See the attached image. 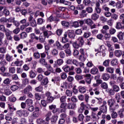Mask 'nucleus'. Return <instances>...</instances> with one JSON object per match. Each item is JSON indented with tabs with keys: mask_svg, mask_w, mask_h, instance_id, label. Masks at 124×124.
<instances>
[{
	"mask_svg": "<svg viewBox=\"0 0 124 124\" xmlns=\"http://www.w3.org/2000/svg\"><path fill=\"white\" fill-rule=\"evenodd\" d=\"M84 42V37L79 36L77 39V41L72 43L73 47L75 49H79V48L83 47Z\"/></svg>",
	"mask_w": 124,
	"mask_h": 124,
	"instance_id": "nucleus-1",
	"label": "nucleus"
},
{
	"mask_svg": "<svg viewBox=\"0 0 124 124\" xmlns=\"http://www.w3.org/2000/svg\"><path fill=\"white\" fill-rule=\"evenodd\" d=\"M40 30L41 31H43L44 36V37H46V38H49V37L50 36V35H52V34H53V32H52V31H48L47 30L45 29V26L41 27L40 28Z\"/></svg>",
	"mask_w": 124,
	"mask_h": 124,
	"instance_id": "nucleus-2",
	"label": "nucleus"
},
{
	"mask_svg": "<svg viewBox=\"0 0 124 124\" xmlns=\"http://www.w3.org/2000/svg\"><path fill=\"white\" fill-rule=\"evenodd\" d=\"M51 93L49 92H47L46 93V95L47 96V100L48 102H53V101L55 98H59L60 97V94H58L57 96L54 95V97L51 96Z\"/></svg>",
	"mask_w": 124,
	"mask_h": 124,
	"instance_id": "nucleus-3",
	"label": "nucleus"
},
{
	"mask_svg": "<svg viewBox=\"0 0 124 124\" xmlns=\"http://www.w3.org/2000/svg\"><path fill=\"white\" fill-rule=\"evenodd\" d=\"M30 39L29 40V43H32L33 42V40L35 39L36 40H38L39 39V37L35 35V33H32L29 35Z\"/></svg>",
	"mask_w": 124,
	"mask_h": 124,
	"instance_id": "nucleus-4",
	"label": "nucleus"
},
{
	"mask_svg": "<svg viewBox=\"0 0 124 124\" xmlns=\"http://www.w3.org/2000/svg\"><path fill=\"white\" fill-rule=\"evenodd\" d=\"M62 63H63V60H62V59H59L56 61L54 62L53 67L56 68V67H58V66H61Z\"/></svg>",
	"mask_w": 124,
	"mask_h": 124,
	"instance_id": "nucleus-5",
	"label": "nucleus"
},
{
	"mask_svg": "<svg viewBox=\"0 0 124 124\" xmlns=\"http://www.w3.org/2000/svg\"><path fill=\"white\" fill-rule=\"evenodd\" d=\"M5 35L7 39L8 40L12 41L13 37L11 36V33H12V31H10L9 30H7L5 31Z\"/></svg>",
	"mask_w": 124,
	"mask_h": 124,
	"instance_id": "nucleus-6",
	"label": "nucleus"
},
{
	"mask_svg": "<svg viewBox=\"0 0 124 124\" xmlns=\"http://www.w3.org/2000/svg\"><path fill=\"white\" fill-rule=\"evenodd\" d=\"M91 76H92V75L91 74H86L84 76L85 77H86V82L87 84H91L92 83V78H91Z\"/></svg>",
	"mask_w": 124,
	"mask_h": 124,
	"instance_id": "nucleus-7",
	"label": "nucleus"
},
{
	"mask_svg": "<svg viewBox=\"0 0 124 124\" xmlns=\"http://www.w3.org/2000/svg\"><path fill=\"white\" fill-rule=\"evenodd\" d=\"M119 104H116L115 105H112V106H109V111L110 112H114L115 110L119 109Z\"/></svg>",
	"mask_w": 124,
	"mask_h": 124,
	"instance_id": "nucleus-8",
	"label": "nucleus"
},
{
	"mask_svg": "<svg viewBox=\"0 0 124 124\" xmlns=\"http://www.w3.org/2000/svg\"><path fill=\"white\" fill-rule=\"evenodd\" d=\"M31 91H32V87L31 85H28L24 89L23 93L25 94H27V93H29L31 92Z\"/></svg>",
	"mask_w": 124,
	"mask_h": 124,
	"instance_id": "nucleus-9",
	"label": "nucleus"
},
{
	"mask_svg": "<svg viewBox=\"0 0 124 124\" xmlns=\"http://www.w3.org/2000/svg\"><path fill=\"white\" fill-rule=\"evenodd\" d=\"M23 48H24L23 44H20L16 47V49L17 50V52L19 54H23V51H22Z\"/></svg>",
	"mask_w": 124,
	"mask_h": 124,
	"instance_id": "nucleus-10",
	"label": "nucleus"
},
{
	"mask_svg": "<svg viewBox=\"0 0 124 124\" xmlns=\"http://www.w3.org/2000/svg\"><path fill=\"white\" fill-rule=\"evenodd\" d=\"M61 42H62V43H66L68 42V39H67V32H66L63 34V37L62 38Z\"/></svg>",
	"mask_w": 124,
	"mask_h": 124,
	"instance_id": "nucleus-11",
	"label": "nucleus"
},
{
	"mask_svg": "<svg viewBox=\"0 0 124 124\" xmlns=\"http://www.w3.org/2000/svg\"><path fill=\"white\" fill-rule=\"evenodd\" d=\"M110 78V75L107 73H103L102 76V79L104 81H108Z\"/></svg>",
	"mask_w": 124,
	"mask_h": 124,
	"instance_id": "nucleus-12",
	"label": "nucleus"
},
{
	"mask_svg": "<svg viewBox=\"0 0 124 124\" xmlns=\"http://www.w3.org/2000/svg\"><path fill=\"white\" fill-rule=\"evenodd\" d=\"M5 60L7 62H12V61H13V56L7 53L5 55Z\"/></svg>",
	"mask_w": 124,
	"mask_h": 124,
	"instance_id": "nucleus-13",
	"label": "nucleus"
},
{
	"mask_svg": "<svg viewBox=\"0 0 124 124\" xmlns=\"http://www.w3.org/2000/svg\"><path fill=\"white\" fill-rule=\"evenodd\" d=\"M67 108L68 109H75L76 108V104L75 103H69L67 105Z\"/></svg>",
	"mask_w": 124,
	"mask_h": 124,
	"instance_id": "nucleus-14",
	"label": "nucleus"
},
{
	"mask_svg": "<svg viewBox=\"0 0 124 124\" xmlns=\"http://www.w3.org/2000/svg\"><path fill=\"white\" fill-rule=\"evenodd\" d=\"M90 73L93 75L98 73V69L96 67H93L90 71Z\"/></svg>",
	"mask_w": 124,
	"mask_h": 124,
	"instance_id": "nucleus-15",
	"label": "nucleus"
},
{
	"mask_svg": "<svg viewBox=\"0 0 124 124\" xmlns=\"http://www.w3.org/2000/svg\"><path fill=\"white\" fill-rule=\"evenodd\" d=\"M31 117L32 119H36V118H38V117H39V112L34 111L32 112Z\"/></svg>",
	"mask_w": 124,
	"mask_h": 124,
	"instance_id": "nucleus-16",
	"label": "nucleus"
},
{
	"mask_svg": "<svg viewBox=\"0 0 124 124\" xmlns=\"http://www.w3.org/2000/svg\"><path fill=\"white\" fill-rule=\"evenodd\" d=\"M59 117L57 115H53L50 118V121L51 123H56L58 121Z\"/></svg>",
	"mask_w": 124,
	"mask_h": 124,
	"instance_id": "nucleus-17",
	"label": "nucleus"
},
{
	"mask_svg": "<svg viewBox=\"0 0 124 124\" xmlns=\"http://www.w3.org/2000/svg\"><path fill=\"white\" fill-rule=\"evenodd\" d=\"M51 53L52 56L56 57V56H57V55L59 54V51L58 49L54 48L51 51Z\"/></svg>",
	"mask_w": 124,
	"mask_h": 124,
	"instance_id": "nucleus-18",
	"label": "nucleus"
},
{
	"mask_svg": "<svg viewBox=\"0 0 124 124\" xmlns=\"http://www.w3.org/2000/svg\"><path fill=\"white\" fill-rule=\"evenodd\" d=\"M91 117H92V120H93L94 122H96V121H97V120H98L97 115L94 112H92Z\"/></svg>",
	"mask_w": 124,
	"mask_h": 124,
	"instance_id": "nucleus-19",
	"label": "nucleus"
},
{
	"mask_svg": "<svg viewBox=\"0 0 124 124\" xmlns=\"http://www.w3.org/2000/svg\"><path fill=\"white\" fill-rule=\"evenodd\" d=\"M100 110L103 113H106V112H107V107L105 105H103L100 107Z\"/></svg>",
	"mask_w": 124,
	"mask_h": 124,
	"instance_id": "nucleus-20",
	"label": "nucleus"
},
{
	"mask_svg": "<svg viewBox=\"0 0 124 124\" xmlns=\"http://www.w3.org/2000/svg\"><path fill=\"white\" fill-rule=\"evenodd\" d=\"M39 62L41 64H42V65H46L47 64V62H46V60L44 58H41L39 60Z\"/></svg>",
	"mask_w": 124,
	"mask_h": 124,
	"instance_id": "nucleus-21",
	"label": "nucleus"
},
{
	"mask_svg": "<svg viewBox=\"0 0 124 124\" xmlns=\"http://www.w3.org/2000/svg\"><path fill=\"white\" fill-rule=\"evenodd\" d=\"M106 70L108 73H110V74H113V73H114V68L113 67H108L106 68Z\"/></svg>",
	"mask_w": 124,
	"mask_h": 124,
	"instance_id": "nucleus-22",
	"label": "nucleus"
},
{
	"mask_svg": "<svg viewBox=\"0 0 124 124\" xmlns=\"http://www.w3.org/2000/svg\"><path fill=\"white\" fill-rule=\"evenodd\" d=\"M98 18H99V15H97V14L94 13L92 15V19L93 21H96Z\"/></svg>",
	"mask_w": 124,
	"mask_h": 124,
	"instance_id": "nucleus-23",
	"label": "nucleus"
},
{
	"mask_svg": "<svg viewBox=\"0 0 124 124\" xmlns=\"http://www.w3.org/2000/svg\"><path fill=\"white\" fill-rule=\"evenodd\" d=\"M32 103H33V101L31 99H28L26 100V104H27L28 106H31Z\"/></svg>",
	"mask_w": 124,
	"mask_h": 124,
	"instance_id": "nucleus-24",
	"label": "nucleus"
},
{
	"mask_svg": "<svg viewBox=\"0 0 124 124\" xmlns=\"http://www.w3.org/2000/svg\"><path fill=\"white\" fill-rule=\"evenodd\" d=\"M27 36L28 34H27L26 32H22L20 34V38H21V39H25V38H27Z\"/></svg>",
	"mask_w": 124,
	"mask_h": 124,
	"instance_id": "nucleus-25",
	"label": "nucleus"
},
{
	"mask_svg": "<svg viewBox=\"0 0 124 124\" xmlns=\"http://www.w3.org/2000/svg\"><path fill=\"white\" fill-rule=\"evenodd\" d=\"M124 33L122 31H120L118 32V34L117 35V37L119 39V40H123L124 39Z\"/></svg>",
	"mask_w": 124,
	"mask_h": 124,
	"instance_id": "nucleus-26",
	"label": "nucleus"
},
{
	"mask_svg": "<svg viewBox=\"0 0 124 124\" xmlns=\"http://www.w3.org/2000/svg\"><path fill=\"white\" fill-rule=\"evenodd\" d=\"M30 77L31 78V79H33L36 76V74L33 72V71L31 70L29 72Z\"/></svg>",
	"mask_w": 124,
	"mask_h": 124,
	"instance_id": "nucleus-27",
	"label": "nucleus"
},
{
	"mask_svg": "<svg viewBox=\"0 0 124 124\" xmlns=\"http://www.w3.org/2000/svg\"><path fill=\"white\" fill-rule=\"evenodd\" d=\"M2 14H3V15H4L5 16V17H7V16H9V15L10 14V12L7 9H4L3 10Z\"/></svg>",
	"mask_w": 124,
	"mask_h": 124,
	"instance_id": "nucleus-28",
	"label": "nucleus"
},
{
	"mask_svg": "<svg viewBox=\"0 0 124 124\" xmlns=\"http://www.w3.org/2000/svg\"><path fill=\"white\" fill-rule=\"evenodd\" d=\"M56 46L58 50H62V46L59 42V41H56Z\"/></svg>",
	"mask_w": 124,
	"mask_h": 124,
	"instance_id": "nucleus-29",
	"label": "nucleus"
},
{
	"mask_svg": "<svg viewBox=\"0 0 124 124\" xmlns=\"http://www.w3.org/2000/svg\"><path fill=\"white\" fill-rule=\"evenodd\" d=\"M84 21L86 24H87V25H89V26H92L93 25V20H92L91 18L85 19Z\"/></svg>",
	"mask_w": 124,
	"mask_h": 124,
	"instance_id": "nucleus-30",
	"label": "nucleus"
},
{
	"mask_svg": "<svg viewBox=\"0 0 124 124\" xmlns=\"http://www.w3.org/2000/svg\"><path fill=\"white\" fill-rule=\"evenodd\" d=\"M49 83V80H48V78H46L43 79V80L42 81L41 84L42 85H43L44 86H45L46 85H47Z\"/></svg>",
	"mask_w": 124,
	"mask_h": 124,
	"instance_id": "nucleus-31",
	"label": "nucleus"
},
{
	"mask_svg": "<svg viewBox=\"0 0 124 124\" xmlns=\"http://www.w3.org/2000/svg\"><path fill=\"white\" fill-rule=\"evenodd\" d=\"M114 54L116 57H121V55H123L122 51L120 50H115L114 52Z\"/></svg>",
	"mask_w": 124,
	"mask_h": 124,
	"instance_id": "nucleus-32",
	"label": "nucleus"
},
{
	"mask_svg": "<svg viewBox=\"0 0 124 124\" xmlns=\"http://www.w3.org/2000/svg\"><path fill=\"white\" fill-rule=\"evenodd\" d=\"M45 38H46V37H44V36H42V33H41L39 38L40 42L41 43L44 42V41H45Z\"/></svg>",
	"mask_w": 124,
	"mask_h": 124,
	"instance_id": "nucleus-33",
	"label": "nucleus"
},
{
	"mask_svg": "<svg viewBox=\"0 0 124 124\" xmlns=\"http://www.w3.org/2000/svg\"><path fill=\"white\" fill-rule=\"evenodd\" d=\"M112 90L116 92V93H118V92H119L120 91V87H119V86L118 85H113L112 86Z\"/></svg>",
	"mask_w": 124,
	"mask_h": 124,
	"instance_id": "nucleus-34",
	"label": "nucleus"
},
{
	"mask_svg": "<svg viewBox=\"0 0 124 124\" xmlns=\"http://www.w3.org/2000/svg\"><path fill=\"white\" fill-rule=\"evenodd\" d=\"M30 25L31 27H32L33 28H35L37 26L35 19H33L31 21Z\"/></svg>",
	"mask_w": 124,
	"mask_h": 124,
	"instance_id": "nucleus-35",
	"label": "nucleus"
},
{
	"mask_svg": "<svg viewBox=\"0 0 124 124\" xmlns=\"http://www.w3.org/2000/svg\"><path fill=\"white\" fill-rule=\"evenodd\" d=\"M108 103L109 107L111 106L112 105H114V104H115V100H114V99H109Z\"/></svg>",
	"mask_w": 124,
	"mask_h": 124,
	"instance_id": "nucleus-36",
	"label": "nucleus"
},
{
	"mask_svg": "<svg viewBox=\"0 0 124 124\" xmlns=\"http://www.w3.org/2000/svg\"><path fill=\"white\" fill-rule=\"evenodd\" d=\"M14 63L15 65H16V66H22V65H23V62L22 61H16Z\"/></svg>",
	"mask_w": 124,
	"mask_h": 124,
	"instance_id": "nucleus-37",
	"label": "nucleus"
},
{
	"mask_svg": "<svg viewBox=\"0 0 124 124\" xmlns=\"http://www.w3.org/2000/svg\"><path fill=\"white\" fill-rule=\"evenodd\" d=\"M18 89H19V87L16 85H13L11 86V90L13 92H15V91H17Z\"/></svg>",
	"mask_w": 124,
	"mask_h": 124,
	"instance_id": "nucleus-38",
	"label": "nucleus"
},
{
	"mask_svg": "<svg viewBox=\"0 0 124 124\" xmlns=\"http://www.w3.org/2000/svg\"><path fill=\"white\" fill-rule=\"evenodd\" d=\"M101 88L104 90H106V89H108V84H107L106 82H103L101 84Z\"/></svg>",
	"mask_w": 124,
	"mask_h": 124,
	"instance_id": "nucleus-39",
	"label": "nucleus"
},
{
	"mask_svg": "<svg viewBox=\"0 0 124 124\" xmlns=\"http://www.w3.org/2000/svg\"><path fill=\"white\" fill-rule=\"evenodd\" d=\"M33 57L35 59L38 60V59H40V54L38 52H34L33 53Z\"/></svg>",
	"mask_w": 124,
	"mask_h": 124,
	"instance_id": "nucleus-40",
	"label": "nucleus"
},
{
	"mask_svg": "<svg viewBox=\"0 0 124 124\" xmlns=\"http://www.w3.org/2000/svg\"><path fill=\"white\" fill-rule=\"evenodd\" d=\"M47 21H48V22H53V21H59V20L57 19L56 17H54L53 16H51L48 18Z\"/></svg>",
	"mask_w": 124,
	"mask_h": 124,
	"instance_id": "nucleus-41",
	"label": "nucleus"
},
{
	"mask_svg": "<svg viewBox=\"0 0 124 124\" xmlns=\"http://www.w3.org/2000/svg\"><path fill=\"white\" fill-rule=\"evenodd\" d=\"M4 94L6 95H10L12 93V92L10 90V89H6L4 91Z\"/></svg>",
	"mask_w": 124,
	"mask_h": 124,
	"instance_id": "nucleus-42",
	"label": "nucleus"
},
{
	"mask_svg": "<svg viewBox=\"0 0 124 124\" xmlns=\"http://www.w3.org/2000/svg\"><path fill=\"white\" fill-rule=\"evenodd\" d=\"M95 56H102L103 57H105L106 56V53L103 52V51H98V53L95 54Z\"/></svg>",
	"mask_w": 124,
	"mask_h": 124,
	"instance_id": "nucleus-43",
	"label": "nucleus"
},
{
	"mask_svg": "<svg viewBox=\"0 0 124 124\" xmlns=\"http://www.w3.org/2000/svg\"><path fill=\"white\" fill-rule=\"evenodd\" d=\"M62 69L65 72H69L70 71V67L69 66H64L62 67Z\"/></svg>",
	"mask_w": 124,
	"mask_h": 124,
	"instance_id": "nucleus-44",
	"label": "nucleus"
},
{
	"mask_svg": "<svg viewBox=\"0 0 124 124\" xmlns=\"http://www.w3.org/2000/svg\"><path fill=\"white\" fill-rule=\"evenodd\" d=\"M35 99L36 100H40L41 99V96L39 93H35L34 94Z\"/></svg>",
	"mask_w": 124,
	"mask_h": 124,
	"instance_id": "nucleus-45",
	"label": "nucleus"
},
{
	"mask_svg": "<svg viewBox=\"0 0 124 124\" xmlns=\"http://www.w3.org/2000/svg\"><path fill=\"white\" fill-rule=\"evenodd\" d=\"M62 25L63 26V27H66V28H68V27H69V22L63 21L62 22Z\"/></svg>",
	"mask_w": 124,
	"mask_h": 124,
	"instance_id": "nucleus-46",
	"label": "nucleus"
},
{
	"mask_svg": "<svg viewBox=\"0 0 124 124\" xmlns=\"http://www.w3.org/2000/svg\"><path fill=\"white\" fill-rule=\"evenodd\" d=\"M23 113L24 110H17L16 111V115H17L18 117H22V116H23Z\"/></svg>",
	"mask_w": 124,
	"mask_h": 124,
	"instance_id": "nucleus-47",
	"label": "nucleus"
},
{
	"mask_svg": "<svg viewBox=\"0 0 124 124\" xmlns=\"http://www.w3.org/2000/svg\"><path fill=\"white\" fill-rule=\"evenodd\" d=\"M16 71V69H15V67H10V68H9V72H10V73H12L13 74L15 73Z\"/></svg>",
	"mask_w": 124,
	"mask_h": 124,
	"instance_id": "nucleus-48",
	"label": "nucleus"
},
{
	"mask_svg": "<svg viewBox=\"0 0 124 124\" xmlns=\"http://www.w3.org/2000/svg\"><path fill=\"white\" fill-rule=\"evenodd\" d=\"M36 92L38 93H40L43 91V87L41 86H38V87L35 88V89Z\"/></svg>",
	"mask_w": 124,
	"mask_h": 124,
	"instance_id": "nucleus-49",
	"label": "nucleus"
},
{
	"mask_svg": "<svg viewBox=\"0 0 124 124\" xmlns=\"http://www.w3.org/2000/svg\"><path fill=\"white\" fill-rule=\"evenodd\" d=\"M111 65H117L118 64V59H114L111 61Z\"/></svg>",
	"mask_w": 124,
	"mask_h": 124,
	"instance_id": "nucleus-50",
	"label": "nucleus"
},
{
	"mask_svg": "<svg viewBox=\"0 0 124 124\" xmlns=\"http://www.w3.org/2000/svg\"><path fill=\"white\" fill-rule=\"evenodd\" d=\"M73 92L72 91L67 90L65 92V94H66L67 96H72Z\"/></svg>",
	"mask_w": 124,
	"mask_h": 124,
	"instance_id": "nucleus-51",
	"label": "nucleus"
},
{
	"mask_svg": "<svg viewBox=\"0 0 124 124\" xmlns=\"http://www.w3.org/2000/svg\"><path fill=\"white\" fill-rule=\"evenodd\" d=\"M110 62V60L108 59L107 60H105L103 63V64L104 66L107 67L109 66V63Z\"/></svg>",
	"mask_w": 124,
	"mask_h": 124,
	"instance_id": "nucleus-52",
	"label": "nucleus"
},
{
	"mask_svg": "<svg viewBox=\"0 0 124 124\" xmlns=\"http://www.w3.org/2000/svg\"><path fill=\"white\" fill-rule=\"evenodd\" d=\"M116 8H118V9L122 8V7H123V6L122 5V2L120 1H118L116 4Z\"/></svg>",
	"mask_w": 124,
	"mask_h": 124,
	"instance_id": "nucleus-53",
	"label": "nucleus"
},
{
	"mask_svg": "<svg viewBox=\"0 0 124 124\" xmlns=\"http://www.w3.org/2000/svg\"><path fill=\"white\" fill-rule=\"evenodd\" d=\"M0 53L1 54H5V53H6V47H0Z\"/></svg>",
	"mask_w": 124,
	"mask_h": 124,
	"instance_id": "nucleus-54",
	"label": "nucleus"
},
{
	"mask_svg": "<svg viewBox=\"0 0 124 124\" xmlns=\"http://www.w3.org/2000/svg\"><path fill=\"white\" fill-rule=\"evenodd\" d=\"M68 33V37L70 38H74V33L71 31H68L67 32V33Z\"/></svg>",
	"mask_w": 124,
	"mask_h": 124,
	"instance_id": "nucleus-55",
	"label": "nucleus"
},
{
	"mask_svg": "<svg viewBox=\"0 0 124 124\" xmlns=\"http://www.w3.org/2000/svg\"><path fill=\"white\" fill-rule=\"evenodd\" d=\"M79 92L81 93H86V88H85V87H79Z\"/></svg>",
	"mask_w": 124,
	"mask_h": 124,
	"instance_id": "nucleus-56",
	"label": "nucleus"
},
{
	"mask_svg": "<svg viewBox=\"0 0 124 124\" xmlns=\"http://www.w3.org/2000/svg\"><path fill=\"white\" fill-rule=\"evenodd\" d=\"M37 23L38 25H42V24H43V23H44V19H43V18H38L37 20Z\"/></svg>",
	"mask_w": 124,
	"mask_h": 124,
	"instance_id": "nucleus-57",
	"label": "nucleus"
},
{
	"mask_svg": "<svg viewBox=\"0 0 124 124\" xmlns=\"http://www.w3.org/2000/svg\"><path fill=\"white\" fill-rule=\"evenodd\" d=\"M112 119H116L118 117V113L116 111H112V113L111 114Z\"/></svg>",
	"mask_w": 124,
	"mask_h": 124,
	"instance_id": "nucleus-58",
	"label": "nucleus"
},
{
	"mask_svg": "<svg viewBox=\"0 0 124 124\" xmlns=\"http://www.w3.org/2000/svg\"><path fill=\"white\" fill-rule=\"evenodd\" d=\"M78 121H80V122H83L84 121V115L82 114H80L78 116Z\"/></svg>",
	"mask_w": 124,
	"mask_h": 124,
	"instance_id": "nucleus-59",
	"label": "nucleus"
},
{
	"mask_svg": "<svg viewBox=\"0 0 124 124\" xmlns=\"http://www.w3.org/2000/svg\"><path fill=\"white\" fill-rule=\"evenodd\" d=\"M109 33L110 35L115 34V33H116V29L114 28H111L109 30Z\"/></svg>",
	"mask_w": 124,
	"mask_h": 124,
	"instance_id": "nucleus-60",
	"label": "nucleus"
},
{
	"mask_svg": "<svg viewBox=\"0 0 124 124\" xmlns=\"http://www.w3.org/2000/svg\"><path fill=\"white\" fill-rule=\"evenodd\" d=\"M8 29H5V27L3 25H0V31H3V32L5 33V31Z\"/></svg>",
	"mask_w": 124,
	"mask_h": 124,
	"instance_id": "nucleus-61",
	"label": "nucleus"
},
{
	"mask_svg": "<svg viewBox=\"0 0 124 124\" xmlns=\"http://www.w3.org/2000/svg\"><path fill=\"white\" fill-rule=\"evenodd\" d=\"M61 79H66L67 78V75L66 73L63 72L61 74Z\"/></svg>",
	"mask_w": 124,
	"mask_h": 124,
	"instance_id": "nucleus-62",
	"label": "nucleus"
},
{
	"mask_svg": "<svg viewBox=\"0 0 124 124\" xmlns=\"http://www.w3.org/2000/svg\"><path fill=\"white\" fill-rule=\"evenodd\" d=\"M76 73H77V74H81V73H82V69L78 67V68H76L75 69Z\"/></svg>",
	"mask_w": 124,
	"mask_h": 124,
	"instance_id": "nucleus-63",
	"label": "nucleus"
},
{
	"mask_svg": "<svg viewBox=\"0 0 124 124\" xmlns=\"http://www.w3.org/2000/svg\"><path fill=\"white\" fill-rule=\"evenodd\" d=\"M79 55V51L77 49H74L73 52V56L74 57H77Z\"/></svg>",
	"mask_w": 124,
	"mask_h": 124,
	"instance_id": "nucleus-64",
	"label": "nucleus"
}]
</instances>
